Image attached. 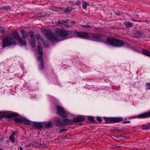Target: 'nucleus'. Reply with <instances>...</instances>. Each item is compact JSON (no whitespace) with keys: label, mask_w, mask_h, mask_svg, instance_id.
I'll return each instance as SVG.
<instances>
[{"label":"nucleus","mask_w":150,"mask_h":150,"mask_svg":"<svg viewBox=\"0 0 150 150\" xmlns=\"http://www.w3.org/2000/svg\"><path fill=\"white\" fill-rule=\"evenodd\" d=\"M57 114L58 115L62 118H66L68 117L67 112L60 106H57Z\"/></svg>","instance_id":"6"},{"label":"nucleus","mask_w":150,"mask_h":150,"mask_svg":"<svg viewBox=\"0 0 150 150\" xmlns=\"http://www.w3.org/2000/svg\"><path fill=\"white\" fill-rule=\"evenodd\" d=\"M18 116H19V115L16 112H11L9 111H5L4 112H2L1 118H10L17 117Z\"/></svg>","instance_id":"4"},{"label":"nucleus","mask_w":150,"mask_h":150,"mask_svg":"<svg viewBox=\"0 0 150 150\" xmlns=\"http://www.w3.org/2000/svg\"><path fill=\"white\" fill-rule=\"evenodd\" d=\"M59 8L56 7L54 6H52L50 9L54 11H58V9Z\"/></svg>","instance_id":"37"},{"label":"nucleus","mask_w":150,"mask_h":150,"mask_svg":"<svg viewBox=\"0 0 150 150\" xmlns=\"http://www.w3.org/2000/svg\"><path fill=\"white\" fill-rule=\"evenodd\" d=\"M104 118L105 122H103V123L105 124L118 123L121 122L123 120V118L121 117H104Z\"/></svg>","instance_id":"3"},{"label":"nucleus","mask_w":150,"mask_h":150,"mask_svg":"<svg viewBox=\"0 0 150 150\" xmlns=\"http://www.w3.org/2000/svg\"><path fill=\"white\" fill-rule=\"evenodd\" d=\"M33 144L35 146H38L39 145V143H38V142H35Z\"/></svg>","instance_id":"50"},{"label":"nucleus","mask_w":150,"mask_h":150,"mask_svg":"<svg viewBox=\"0 0 150 150\" xmlns=\"http://www.w3.org/2000/svg\"><path fill=\"white\" fill-rule=\"evenodd\" d=\"M146 86L148 89H150V83H147Z\"/></svg>","instance_id":"46"},{"label":"nucleus","mask_w":150,"mask_h":150,"mask_svg":"<svg viewBox=\"0 0 150 150\" xmlns=\"http://www.w3.org/2000/svg\"><path fill=\"white\" fill-rule=\"evenodd\" d=\"M32 127L34 128L38 129L43 128V126L41 122H33V123Z\"/></svg>","instance_id":"16"},{"label":"nucleus","mask_w":150,"mask_h":150,"mask_svg":"<svg viewBox=\"0 0 150 150\" xmlns=\"http://www.w3.org/2000/svg\"><path fill=\"white\" fill-rule=\"evenodd\" d=\"M0 150H4L3 149L0 148Z\"/></svg>","instance_id":"57"},{"label":"nucleus","mask_w":150,"mask_h":150,"mask_svg":"<svg viewBox=\"0 0 150 150\" xmlns=\"http://www.w3.org/2000/svg\"><path fill=\"white\" fill-rule=\"evenodd\" d=\"M81 1H78L75 3V5L78 6L81 4Z\"/></svg>","instance_id":"43"},{"label":"nucleus","mask_w":150,"mask_h":150,"mask_svg":"<svg viewBox=\"0 0 150 150\" xmlns=\"http://www.w3.org/2000/svg\"><path fill=\"white\" fill-rule=\"evenodd\" d=\"M11 9V7L10 6H5L1 7V10H8Z\"/></svg>","instance_id":"30"},{"label":"nucleus","mask_w":150,"mask_h":150,"mask_svg":"<svg viewBox=\"0 0 150 150\" xmlns=\"http://www.w3.org/2000/svg\"><path fill=\"white\" fill-rule=\"evenodd\" d=\"M119 146H117V147H119Z\"/></svg>","instance_id":"59"},{"label":"nucleus","mask_w":150,"mask_h":150,"mask_svg":"<svg viewBox=\"0 0 150 150\" xmlns=\"http://www.w3.org/2000/svg\"><path fill=\"white\" fill-rule=\"evenodd\" d=\"M46 36L50 41H55L58 40L57 37L54 36L53 33L50 31L48 30L46 33Z\"/></svg>","instance_id":"11"},{"label":"nucleus","mask_w":150,"mask_h":150,"mask_svg":"<svg viewBox=\"0 0 150 150\" xmlns=\"http://www.w3.org/2000/svg\"><path fill=\"white\" fill-rule=\"evenodd\" d=\"M67 136H70L69 134L66 135L65 136H64V137H63V136H61V138L62 139V140H64L66 139H68L69 138H67Z\"/></svg>","instance_id":"40"},{"label":"nucleus","mask_w":150,"mask_h":150,"mask_svg":"<svg viewBox=\"0 0 150 150\" xmlns=\"http://www.w3.org/2000/svg\"><path fill=\"white\" fill-rule=\"evenodd\" d=\"M30 34V40L35 41V37L34 35V32L32 31V32H31V33Z\"/></svg>","instance_id":"29"},{"label":"nucleus","mask_w":150,"mask_h":150,"mask_svg":"<svg viewBox=\"0 0 150 150\" xmlns=\"http://www.w3.org/2000/svg\"><path fill=\"white\" fill-rule=\"evenodd\" d=\"M30 146V144H26L25 145V148H28L29 146Z\"/></svg>","instance_id":"52"},{"label":"nucleus","mask_w":150,"mask_h":150,"mask_svg":"<svg viewBox=\"0 0 150 150\" xmlns=\"http://www.w3.org/2000/svg\"><path fill=\"white\" fill-rule=\"evenodd\" d=\"M87 5H88V4L86 2H84L83 3V4H82V6L83 8L84 9H86Z\"/></svg>","instance_id":"35"},{"label":"nucleus","mask_w":150,"mask_h":150,"mask_svg":"<svg viewBox=\"0 0 150 150\" xmlns=\"http://www.w3.org/2000/svg\"><path fill=\"white\" fill-rule=\"evenodd\" d=\"M39 67L40 69L43 70L44 67V62L40 63Z\"/></svg>","instance_id":"32"},{"label":"nucleus","mask_w":150,"mask_h":150,"mask_svg":"<svg viewBox=\"0 0 150 150\" xmlns=\"http://www.w3.org/2000/svg\"><path fill=\"white\" fill-rule=\"evenodd\" d=\"M16 134V132H13V133L12 135L11 136H13L14 137V136Z\"/></svg>","instance_id":"54"},{"label":"nucleus","mask_w":150,"mask_h":150,"mask_svg":"<svg viewBox=\"0 0 150 150\" xmlns=\"http://www.w3.org/2000/svg\"><path fill=\"white\" fill-rule=\"evenodd\" d=\"M35 18H40L41 17V13L36 14L35 15Z\"/></svg>","instance_id":"39"},{"label":"nucleus","mask_w":150,"mask_h":150,"mask_svg":"<svg viewBox=\"0 0 150 150\" xmlns=\"http://www.w3.org/2000/svg\"><path fill=\"white\" fill-rule=\"evenodd\" d=\"M142 128L144 129H150V124L146 125L144 124L142 126Z\"/></svg>","instance_id":"28"},{"label":"nucleus","mask_w":150,"mask_h":150,"mask_svg":"<svg viewBox=\"0 0 150 150\" xmlns=\"http://www.w3.org/2000/svg\"><path fill=\"white\" fill-rule=\"evenodd\" d=\"M48 14L47 13H41V17H45L47 16V15H48Z\"/></svg>","instance_id":"47"},{"label":"nucleus","mask_w":150,"mask_h":150,"mask_svg":"<svg viewBox=\"0 0 150 150\" xmlns=\"http://www.w3.org/2000/svg\"><path fill=\"white\" fill-rule=\"evenodd\" d=\"M5 31V28L3 27L0 28V32L1 33H3Z\"/></svg>","instance_id":"38"},{"label":"nucleus","mask_w":150,"mask_h":150,"mask_svg":"<svg viewBox=\"0 0 150 150\" xmlns=\"http://www.w3.org/2000/svg\"><path fill=\"white\" fill-rule=\"evenodd\" d=\"M24 124L30 125H31V122L30 120L27 119L25 117H23V122Z\"/></svg>","instance_id":"23"},{"label":"nucleus","mask_w":150,"mask_h":150,"mask_svg":"<svg viewBox=\"0 0 150 150\" xmlns=\"http://www.w3.org/2000/svg\"><path fill=\"white\" fill-rule=\"evenodd\" d=\"M106 41L105 43L106 44L115 47H121L125 44V42L122 40L111 37L107 38Z\"/></svg>","instance_id":"1"},{"label":"nucleus","mask_w":150,"mask_h":150,"mask_svg":"<svg viewBox=\"0 0 150 150\" xmlns=\"http://www.w3.org/2000/svg\"><path fill=\"white\" fill-rule=\"evenodd\" d=\"M137 117L140 119L149 117H150V111L139 115L137 116Z\"/></svg>","instance_id":"14"},{"label":"nucleus","mask_w":150,"mask_h":150,"mask_svg":"<svg viewBox=\"0 0 150 150\" xmlns=\"http://www.w3.org/2000/svg\"><path fill=\"white\" fill-rule=\"evenodd\" d=\"M52 125V122L50 121L48 122L45 123L44 124V126L46 128L51 127Z\"/></svg>","instance_id":"27"},{"label":"nucleus","mask_w":150,"mask_h":150,"mask_svg":"<svg viewBox=\"0 0 150 150\" xmlns=\"http://www.w3.org/2000/svg\"><path fill=\"white\" fill-rule=\"evenodd\" d=\"M46 145L45 144H39L38 147L41 148H44L46 147Z\"/></svg>","instance_id":"45"},{"label":"nucleus","mask_w":150,"mask_h":150,"mask_svg":"<svg viewBox=\"0 0 150 150\" xmlns=\"http://www.w3.org/2000/svg\"><path fill=\"white\" fill-rule=\"evenodd\" d=\"M124 24L125 25L127 28L132 27L133 25L132 23L129 21H125Z\"/></svg>","instance_id":"25"},{"label":"nucleus","mask_w":150,"mask_h":150,"mask_svg":"<svg viewBox=\"0 0 150 150\" xmlns=\"http://www.w3.org/2000/svg\"><path fill=\"white\" fill-rule=\"evenodd\" d=\"M88 119L89 121L92 122L93 123L95 124H96L97 123V122L94 118L93 117H89L88 118Z\"/></svg>","instance_id":"26"},{"label":"nucleus","mask_w":150,"mask_h":150,"mask_svg":"<svg viewBox=\"0 0 150 150\" xmlns=\"http://www.w3.org/2000/svg\"><path fill=\"white\" fill-rule=\"evenodd\" d=\"M30 44L33 47H34L35 46V41H30Z\"/></svg>","instance_id":"36"},{"label":"nucleus","mask_w":150,"mask_h":150,"mask_svg":"<svg viewBox=\"0 0 150 150\" xmlns=\"http://www.w3.org/2000/svg\"><path fill=\"white\" fill-rule=\"evenodd\" d=\"M85 118L83 116H78L73 119V122H83L85 120Z\"/></svg>","instance_id":"18"},{"label":"nucleus","mask_w":150,"mask_h":150,"mask_svg":"<svg viewBox=\"0 0 150 150\" xmlns=\"http://www.w3.org/2000/svg\"><path fill=\"white\" fill-rule=\"evenodd\" d=\"M1 7H0V9H1Z\"/></svg>","instance_id":"58"},{"label":"nucleus","mask_w":150,"mask_h":150,"mask_svg":"<svg viewBox=\"0 0 150 150\" xmlns=\"http://www.w3.org/2000/svg\"><path fill=\"white\" fill-rule=\"evenodd\" d=\"M82 27L83 28H91V27L89 25H82Z\"/></svg>","instance_id":"51"},{"label":"nucleus","mask_w":150,"mask_h":150,"mask_svg":"<svg viewBox=\"0 0 150 150\" xmlns=\"http://www.w3.org/2000/svg\"><path fill=\"white\" fill-rule=\"evenodd\" d=\"M76 32L75 31L71 30H67V36H69L71 37H75L76 35Z\"/></svg>","instance_id":"22"},{"label":"nucleus","mask_w":150,"mask_h":150,"mask_svg":"<svg viewBox=\"0 0 150 150\" xmlns=\"http://www.w3.org/2000/svg\"><path fill=\"white\" fill-rule=\"evenodd\" d=\"M59 9L67 13L71 12L72 10L71 8L69 7H60L59 8Z\"/></svg>","instance_id":"20"},{"label":"nucleus","mask_w":150,"mask_h":150,"mask_svg":"<svg viewBox=\"0 0 150 150\" xmlns=\"http://www.w3.org/2000/svg\"><path fill=\"white\" fill-rule=\"evenodd\" d=\"M12 35L14 38L18 41L21 45L22 41V38L20 37L18 32L17 31H13L12 33Z\"/></svg>","instance_id":"13"},{"label":"nucleus","mask_w":150,"mask_h":150,"mask_svg":"<svg viewBox=\"0 0 150 150\" xmlns=\"http://www.w3.org/2000/svg\"><path fill=\"white\" fill-rule=\"evenodd\" d=\"M135 33L136 35H138L139 37H141L142 35V33L140 32L138 30H136L135 31Z\"/></svg>","instance_id":"33"},{"label":"nucleus","mask_w":150,"mask_h":150,"mask_svg":"<svg viewBox=\"0 0 150 150\" xmlns=\"http://www.w3.org/2000/svg\"><path fill=\"white\" fill-rule=\"evenodd\" d=\"M142 52L144 55L150 57V52L147 50H144L142 51Z\"/></svg>","instance_id":"24"},{"label":"nucleus","mask_w":150,"mask_h":150,"mask_svg":"<svg viewBox=\"0 0 150 150\" xmlns=\"http://www.w3.org/2000/svg\"><path fill=\"white\" fill-rule=\"evenodd\" d=\"M69 3L70 4L71 6L75 5V4H74V3L71 1H69Z\"/></svg>","instance_id":"48"},{"label":"nucleus","mask_w":150,"mask_h":150,"mask_svg":"<svg viewBox=\"0 0 150 150\" xmlns=\"http://www.w3.org/2000/svg\"><path fill=\"white\" fill-rule=\"evenodd\" d=\"M54 125L56 127L61 126L63 127V121H62L59 118H56L54 120Z\"/></svg>","instance_id":"17"},{"label":"nucleus","mask_w":150,"mask_h":150,"mask_svg":"<svg viewBox=\"0 0 150 150\" xmlns=\"http://www.w3.org/2000/svg\"><path fill=\"white\" fill-rule=\"evenodd\" d=\"M20 150H23V148L21 146L20 147Z\"/></svg>","instance_id":"56"},{"label":"nucleus","mask_w":150,"mask_h":150,"mask_svg":"<svg viewBox=\"0 0 150 150\" xmlns=\"http://www.w3.org/2000/svg\"><path fill=\"white\" fill-rule=\"evenodd\" d=\"M2 45V48H4L12 45L15 46L16 45V43L13 38L6 37L3 39Z\"/></svg>","instance_id":"2"},{"label":"nucleus","mask_w":150,"mask_h":150,"mask_svg":"<svg viewBox=\"0 0 150 150\" xmlns=\"http://www.w3.org/2000/svg\"><path fill=\"white\" fill-rule=\"evenodd\" d=\"M115 13L117 15L120 16L122 15V13L119 11H117Z\"/></svg>","instance_id":"42"},{"label":"nucleus","mask_w":150,"mask_h":150,"mask_svg":"<svg viewBox=\"0 0 150 150\" xmlns=\"http://www.w3.org/2000/svg\"><path fill=\"white\" fill-rule=\"evenodd\" d=\"M2 114V112H0V117H1V115Z\"/></svg>","instance_id":"55"},{"label":"nucleus","mask_w":150,"mask_h":150,"mask_svg":"<svg viewBox=\"0 0 150 150\" xmlns=\"http://www.w3.org/2000/svg\"><path fill=\"white\" fill-rule=\"evenodd\" d=\"M76 35L78 37L83 39H88L91 38L90 34L86 32H76Z\"/></svg>","instance_id":"8"},{"label":"nucleus","mask_w":150,"mask_h":150,"mask_svg":"<svg viewBox=\"0 0 150 150\" xmlns=\"http://www.w3.org/2000/svg\"><path fill=\"white\" fill-rule=\"evenodd\" d=\"M9 139L13 143L15 142V139L14 137L13 136H11L9 137Z\"/></svg>","instance_id":"34"},{"label":"nucleus","mask_w":150,"mask_h":150,"mask_svg":"<svg viewBox=\"0 0 150 150\" xmlns=\"http://www.w3.org/2000/svg\"><path fill=\"white\" fill-rule=\"evenodd\" d=\"M111 132L116 134H118L119 132H122L121 130H119L118 129H114L110 130Z\"/></svg>","instance_id":"31"},{"label":"nucleus","mask_w":150,"mask_h":150,"mask_svg":"<svg viewBox=\"0 0 150 150\" xmlns=\"http://www.w3.org/2000/svg\"><path fill=\"white\" fill-rule=\"evenodd\" d=\"M36 38L37 40L38 41L39 45H40L41 47V43L39 41L42 43V44L44 45L45 42L43 38L40 34H37L36 35Z\"/></svg>","instance_id":"19"},{"label":"nucleus","mask_w":150,"mask_h":150,"mask_svg":"<svg viewBox=\"0 0 150 150\" xmlns=\"http://www.w3.org/2000/svg\"><path fill=\"white\" fill-rule=\"evenodd\" d=\"M32 31H30L27 32V31L24 30L22 29L21 30V32L22 34V42H21V45L22 46H26L27 43L25 40L26 38L28 37L29 35H30V34Z\"/></svg>","instance_id":"5"},{"label":"nucleus","mask_w":150,"mask_h":150,"mask_svg":"<svg viewBox=\"0 0 150 150\" xmlns=\"http://www.w3.org/2000/svg\"><path fill=\"white\" fill-rule=\"evenodd\" d=\"M55 34L62 37L67 36V30L57 28L54 30Z\"/></svg>","instance_id":"7"},{"label":"nucleus","mask_w":150,"mask_h":150,"mask_svg":"<svg viewBox=\"0 0 150 150\" xmlns=\"http://www.w3.org/2000/svg\"><path fill=\"white\" fill-rule=\"evenodd\" d=\"M61 21L60 20L57 22V24L59 26L62 27V28H69V26L68 24V23L70 21L69 19H66L65 20H61Z\"/></svg>","instance_id":"10"},{"label":"nucleus","mask_w":150,"mask_h":150,"mask_svg":"<svg viewBox=\"0 0 150 150\" xmlns=\"http://www.w3.org/2000/svg\"><path fill=\"white\" fill-rule=\"evenodd\" d=\"M90 36L93 39L92 40L96 41H101L103 38V34L102 33L95 34L94 33H91L90 34Z\"/></svg>","instance_id":"9"},{"label":"nucleus","mask_w":150,"mask_h":150,"mask_svg":"<svg viewBox=\"0 0 150 150\" xmlns=\"http://www.w3.org/2000/svg\"><path fill=\"white\" fill-rule=\"evenodd\" d=\"M38 50V51L39 54L40 55V56H38L37 59L40 63H43L44 61L43 59V57L42 56L43 55V53L42 49L40 45H38L37 46Z\"/></svg>","instance_id":"12"},{"label":"nucleus","mask_w":150,"mask_h":150,"mask_svg":"<svg viewBox=\"0 0 150 150\" xmlns=\"http://www.w3.org/2000/svg\"><path fill=\"white\" fill-rule=\"evenodd\" d=\"M68 130L67 129H61L59 131V134L65 131H67Z\"/></svg>","instance_id":"41"},{"label":"nucleus","mask_w":150,"mask_h":150,"mask_svg":"<svg viewBox=\"0 0 150 150\" xmlns=\"http://www.w3.org/2000/svg\"><path fill=\"white\" fill-rule=\"evenodd\" d=\"M71 24H74L76 23V22L74 21H71Z\"/></svg>","instance_id":"53"},{"label":"nucleus","mask_w":150,"mask_h":150,"mask_svg":"<svg viewBox=\"0 0 150 150\" xmlns=\"http://www.w3.org/2000/svg\"><path fill=\"white\" fill-rule=\"evenodd\" d=\"M96 120L99 122H102V119L100 117H97Z\"/></svg>","instance_id":"44"},{"label":"nucleus","mask_w":150,"mask_h":150,"mask_svg":"<svg viewBox=\"0 0 150 150\" xmlns=\"http://www.w3.org/2000/svg\"><path fill=\"white\" fill-rule=\"evenodd\" d=\"M13 117L14 121L16 122L19 123H22L23 117L22 116L19 115V116Z\"/></svg>","instance_id":"21"},{"label":"nucleus","mask_w":150,"mask_h":150,"mask_svg":"<svg viewBox=\"0 0 150 150\" xmlns=\"http://www.w3.org/2000/svg\"><path fill=\"white\" fill-rule=\"evenodd\" d=\"M130 122V121H123L122 122V124H125V123H129Z\"/></svg>","instance_id":"49"},{"label":"nucleus","mask_w":150,"mask_h":150,"mask_svg":"<svg viewBox=\"0 0 150 150\" xmlns=\"http://www.w3.org/2000/svg\"><path fill=\"white\" fill-rule=\"evenodd\" d=\"M63 127L67 125H71L73 124V120L69 119L68 118L64 119L63 120Z\"/></svg>","instance_id":"15"}]
</instances>
